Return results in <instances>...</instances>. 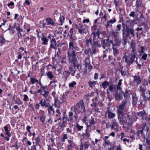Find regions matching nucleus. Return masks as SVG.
I'll return each instance as SVG.
<instances>
[{"mask_svg":"<svg viewBox=\"0 0 150 150\" xmlns=\"http://www.w3.org/2000/svg\"><path fill=\"white\" fill-rule=\"evenodd\" d=\"M79 50V48L77 46L75 43L73 41L69 43V48L67 52V57L69 59V63L73 64L74 67H77L78 70H75L71 74L73 76H75L76 73H77L76 77L77 79L80 77V69L81 68V66L80 64H77V53Z\"/></svg>","mask_w":150,"mask_h":150,"instance_id":"obj_1","label":"nucleus"},{"mask_svg":"<svg viewBox=\"0 0 150 150\" xmlns=\"http://www.w3.org/2000/svg\"><path fill=\"white\" fill-rule=\"evenodd\" d=\"M126 53H125V55L123 57L122 59L125 60L127 65L129 66L135 62V59H137V55L135 53H133L132 54H129V55H126Z\"/></svg>","mask_w":150,"mask_h":150,"instance_id":"obj_2","label":"nucleus"},{"mask_svg":"<svg viewBox=\"0 0 150 150\" xmlns=\"http://www.w3.org/2000/svg\"><path fill=\"white\" fill-rule=\"evenodd\" d=\"M127 101L125 100L122 102L117 109V112L118 114V118L120 122L122 121V117L123 115V110L127 106Z\"/></svg>","mask_w":150,"mask_h":150,"instance_id":"obj_3","label":"nucleus"},{"mask_svg":"<svg viewBox=\"0 0 150 150\" xmlns=\"http://www.w3.org/2000/svg\"><path fill=\"white\" fill-rule=\"evenodd\" d=\"M101 33L99 30H97L96 32H93L91 35H93V46H95L96 47H100L101 45L98 43V39L99 38V35Z\"/></svg>","mask_w":150,"mask_h":150,"instance_id":"obj_4","label":"nucleus"},{"mask_svg":"<svg viewBox=\"0 0 150 150\" xmlns=\"http://www.w3.org/2000/svg\"><path fill=\"white\" fill-rule=\"evenodd\" d=\"M78 117L77 115L76 114L74 115L73 112L70 111L68 113V116L65 117H64L63 119V120L65 119L67 121L74 122L76 121Z\"/></svg>","mask_w":150,"mask_h":150,"instance_id":"obj_5","label":"nucleus"},{"mask_svg":"<svg viewBox=\"0 0 150 150\" xmlns=\"http://www.w3.org/2000/svg\"><path fill=\"white\" fill-rule=\"evenodd\" d=\"M100 42L102 47L104 49L107 47L109 48L111 46H113L114 45L113 44L112 41L110 40L109 38L101 40Z\"/></svg>","mask_w":150,"mask_h":150,"instance_id":"obj_6","label":"nucleus"},{"mask_svg":"<svg viewBox=\"0 0 150 150\" xmlns=\"http://www.w3.org/2000/svg\"><path fill=\"white\" fill-rule=\"evenodd\" d=\"M77 29L78 30V32L81 34H87L88 33V31L86 30L82 24H79L77 27Z\"/></svg>","mask_w":150,"mask_h":150,"instance_id":"obj_7","label":"nucleus"},{"mask_svg":"<svg viewBox=\"0 0 150 150\" xmlns=\"http://www.w3.org/2000/svg\"><path fill=\"white\" fill-rule=\"evenodd\" d=\"M76 108L80 110L81 112L83 111L85 109V107L84 106V103L83 101H80L79 103H77L76 105Z\"/></svg>","mask_w":150,"mask_h":150,"instance_id":"obj_8","label":"nucleus"},{"mask_svg":"<svg viewBox=\"0 0 150 150\" xmlns=\"http://www.w3.org/2000/svg\"><path fill=\"white\" fill-rule=\"evenodd\" d=\"M41 40L42 41V44L43 45H47L48 44V40L46 36V33H43L42 34Z\"/></svg>","mask_w":150,"mask_h":150,"instance_id":"obj_9","label":"nucleus"},{"mask_svg":"<svg viewBox=\"0 0 150 150\" xmlns=\"http://www.w3.org/2000/svg\"><path fill=\"white\" fill-rule=\"evenodd\" d=\"M48 104L46 106L48 108L47 110L48 112L50 115H54L55 112L54 109L53 108V104L52 106L50 105V104Z\"/></svg>","mask_w":150,"mask_h":150,"instance_id":"obj_10","label":"nucleus"},{"mask_svg":"<svg viewBox=\"0 0 150 150\" xmlns=\"http://www.w3.org/2000/svg\"><path fill=\"white\" fill-rule=\"evenodd\" d=\"M142 79L141 77L138 75H135L134 76L133 81L137 83V85L140 84L141 82Z\"/></svg>","mask_w":150,"mask_h":150,"instance_id":"obj_11","label":"nucleus"},{"mask_svg":"<svg viewBox=\"0 0 150 150\" xmlns=\"http://www.w3.org/2000/svg\"><path fill=\"white\" fill-rule=\"evenodd\" d=\"M126 31L127 33L126 35V37L129 36L130 34L131 35L132 37H134V31L133 29L128 28L126 29Z\"/></svg>","mask_w":150,"mask_h":150,"instance_id":"obj_12","label":"nucleus"},{"mask_svg":"<svg viewBox=\"0 0 150 150\" xmlns=\"http://www.w3.org/2000/svg\"><path fill=\"white\" fill-rule=\"evenodd\" d=\"M54 106L57 108H60V105L62 104V102L58 98L54 99Z\"/></svg>","mask_w":150,"mask_h":150,"instance_id":"obj_13","label":"nucleus"},{"mask_svg":"<svg viewBox=\"0 0 150 150\" xmlns=\"http://www.w3.org/2000/svg\"><path fill=\"white\" fill-rule=\"evenodd\" d=\"M57 43L56 40L54 38H52L50 41V47L54 49H56Z\"/></svg>","mask_w":150,"mask_h":150,"instance_id":"obj_14","label":"nucleus"},{"mask_svg":"<svg viewBox=\"0 0 150 150\" xmlns=\"http://www.w3.org/2000/svg\"><path fill=\"white\" fill-rule=\"evenodd\" d=\"M130 44V49H132V52L133 53H134V52L136 51V43L134 41H132Z\"/></svg>","mask_w":150,"mask_h":150,"instance_id":"obj_15","label":"nucleus"},{"mask_svg":"<svg viewBox=\"0 0 150 150\" xmlns=\"http://www.w3.org/2000/svg\"><path fill=\"white\" fill-rule=\"evenodd\" d=\"M73 28H71L68 33V36H69V37L71 39V40H70V41L69 43L70 42H71V41H73L74 42H75V43L76 45L77 46L76 42H75V41H74V39L73 38Z\"/></svg>","mask_w":150,"mask_h":150,"instance_id":"obj_16","label":"nucleus"},{"mask_svg":"<svg viewBox=\"0 0 150 150\" xmlns=\"http://www.w3.org/2000/svg\"><path fill=\"white\" fill-rule=\"evenodd\" d=\"M47 25H53L54 24V23L53 22V20L50 17L47 18L45 19Z\"/></svg>","mask_w":150,"mask_h":150,"instance_id":"obj_17","label":"nucleus"},{"mask_svg":"<svg viewBox=\"0 0 150 150\" xmlns=\"http://www.w3.org/2000/svg\"><path fill=\"white\" fill-rule=\"evenodd\" d=\"M48 88L47 89H45L43 90L42 92L41 93V94L42 95L44 98H47L49 94V92L47 90Z\"/></svg>","mask_w":150,"mask_h":150,"instance_id":"obj_18","label":"nucleus"},{"mask_svg":"<svg viewBox=\"0 0 150 150\" xmlns=\"http://www.w3.org/2000/svg\"><path fill=\"white\" fill-rule=\"evenodd\" d=\"M86 45L88 47H93V44L92 43L91 36L88 39L86 40Z\"/></svg>","mask_w":150,"mask_h":150,"instance_id":"obj_19","label":"nucleus"},{"mask_svg":"<svg viewBox=\"0 0 150 150\" xmlns=\"http://www.w3.org/2000/svg\"><path fill=\"white\" fill-rule=\"evenodd\" d=\"M125 33V32L124 29H123L122 30V34H123V44L124 45H125L127 42V37H126H126H125L124 36V34Z\"/></svg>","mask_w":150,"mask_h":150,"instance_id":"obj_20","label":"nucleus"},{"mask_svg":"<svg viewBox=\"0 0 150 150\" xmlns=\"http://www.w3.org/2000/svg\"><path fill=\"white\" fill-rule=\"evenodd\" d=\"M116 22V19L115 18H114L113 19H111L109 21L107 22V24L105 25V26L106 28H108L110 26H112L111 24H113Z\"/></svg>","mask_w":150,"mask_h":150,"instance_id":"obj_21","label":"nucleus"},{"mask_svg":"<svg viewBox=\"0 0 150 150\" xmlns=\"http://www.w3.org/2000/svg\"><path fill=\"white\" fill-rule=\"evenodd\" d=\"M138 116L142 117L143 119H144V117L146 116V114L145 111L143 110L142 111H140L137 113Z\"/></svg>","mask_w":150,"mask_h":150,"instance_id":"obj_22","label":"nucleus"},{"mask_svg":"<svg viewBox=\"0 0 150 150\" xmlns=\"http://www.w3.org/2000/svg\"><path fill=\"white\" fill-rule=\"evenodd\" d=\"M135 62H136V64L137 65L139 69H141V66L143 64L142 60L141 59H140L139 61H138L137 59H136Z\"/></svg>","mask_w":150,"mask_h":150,"instance_id":"obj_23","label":"nucleus"},{"mask_svg":"<svg viewBox=\"0 0 150 150\" xmlns=\"http://www.w3.org/2000/svg\"><path fill=\"white\" fill-rule=\"evenodd\" d=\"M109 85V83L107 81H105L103 82L100 84V86L104 89L106 88Z\"/></svg>","mask_w":150,"mask_h":150,"instance_id":"obj_24","label":"nucleus"},{"mask_svg":"<svg viewBox=\"0 0 150 150\" xmlns=\"http://www.w3.org/2000/svg\"><path fill=\"white\" fill-rule=\"evenodd\" d=\"M39 103L43 107L45 106L46 108L47 107L46 106L47 105H48V104H50L49 103H46V100L45 99H42L40 101Z\"/></svg>","mask_w":150,"mask_h":150,"instance_id":"obj_25","label":"nucleus"},{"mask_svg":"<svg viewBox=\"0 0 150 150\" xmlns=\"http://www.w3.org/2000/svg\"><path fill=\"white\" fill-rule=\"evenodd\" d=\"M98 98L97 97H96L95 98L92 100L93 102V103L91 104V106L92 107H93L96 108V105H97V103L98 102Z\"/></svg>","mask_w":150,"mask_h":150,"instance_id":"obj_26","label":"nucleus"},{"mask_svg":"<svg viewBox=\"0 0 150 150\" xmlns=\"http://www.w3.org/2000/svg\"><path fill=\"white\" fill-rule=\"evenodd\" d=\"M89 124H88L89 127L91 125H93L96 123L95 121L94 120V118L93 117H91L90 119L88 120Z\"/></svg>","mask_w":150,"mask_h":150,"instance_id":"obj_27","label":"nucleus"},{"mask_svg":"<svg viewBox=\"0 0 150 150\" xmlns=\"http://www.w3.org/2000/svg\"><path fill=\"white\" fill-rule=\"evenodd\" d=\"M138 100V98L136 94L132 96V103L134 105H135L137 104Z\"/></svg>","mask_w":150,"mask_h":150,"instance_id":"obj_28","label":"nucleus"},{"mask_svg":"<svg viewBox=\"0 0 150 150\" xmlns=\"http://www.w3.org/2000/svg\"><path fill=\"white\" fill-rule=\"evenodd\" d=\"M142 129L143 130H145L146 132H147L149 130V129L148 128V126L147 125L146 123H144L143 124L142 126Z\"/></svg>","mask_w":150,"mask_h":150,"instance_id":"obj_29","label":"nucleus"},{"mask_svg":"<svg viewBox=\"0 0 150 150\" xmlns=\"http://www.w3.org/2000/svg\"><path fill=\"white\" fill-rule=\"evenodd\" d=\"M61 54V49L58 48L57 50H56L55 52L54 57H59Z\"/></svg>","mask_w":150,"mask_h":150,"instance_id":"obj_30","label":"nucleus"},{"mask_svg":"<svg viewBox=\"0 0 150 150\" xmlns=\"http://www.w3.org/2000/svg\"><path fill=\"white\" fill-rule=\"evenodd\" d=\"M112 48L113 50V54L115 56H116L119 53V51L113 45L112 46Z\"/></svg>","mask_w":150,"mask_h":150,"instance_id":"obj_31","label":"nucleus"},{"mask_svg":"<svg viewBox=\"0 0 150 150\" xmlns=\"http://www.w3.org/2000/svg\"><path fill=\"white\" fill-rule=\"evenodd\" d=\"M46 74L50 80L52 79L54 77V76L52 72L51 71L47 72Z\"/></svg>","mask_w":150,"mask_h":150,"instance_id":"obj_32","label":"nucleus"},{"mask_svg":"<svg viewBox=\"0 0 150 150\" xmlns=\"http://www.w3.org/2000/svg\"><path fill=\"white\" fill-rule=\"evenodd\" d=\"M48 88V86H45L40 87V89L38 90L37 93H41L45 89H47Z\"/></svg>","mask_w":150,"mask_h":150,"instance_id":"obj_33","label":"nucleus"},{"mask_svg":"<svg viewBox=\"0 0 150 150\" xmlns=\"http://www.w3.org/2000/svg\"><path fill=\"white\" fill-rule=\"evenodd\" d=\"M110 33L114 37L116 38L118 36L119 32L117 30H112Z\"/></svg>","mask_w":150,"mask_h":150,"instance_id":"obj_34","label":"nucleus"},{"mask_svg":"<svg viewBox=\"0 0 150 150\" xmlns=\"http://www.w3.org/2000/svg\"><path fill=\"white\" fill-rule=\"evenodd\" d=\"M115 98L117 100H120L121 99V96L120 93L116 92L115 93Z\"/></svg>","mask_w":150,"mask_h":150,"instance_id":"obj_35","label":"nucleus"},{"mask_svg":"<svg viewBox=\"0 0 150 150\" xmlns=\"http://www.w3.org/2000/svg\"><path fill=\"white\" fill-rule=\"evenodd\" d=\"M139 91L141 93V95L142 96L145 92V89L142 86V85H140L139 86Z\"/></svg>","mask_w":150,"mask_h":150,"instance_id":"obj_36","label":"nucleus"},{"mask_svg":"<svg viewBox=\"0 0 150 150\" xmlns=\"http://www.w3.org/2000/svg\"><path fill=\"white\" fill-rule=\"evenodd\" d=\"M82 136L83 137V140L87 139L90 136V133H83Z\"/></svg>","mask_w":150,"mask_h":150,"instance_id":"obj_37","label":"nucleus"},{"mask_svg":"<svg viewBox=\"0 0 150 150\" xmlns=\"http://www.w3.org/2000/svg\"><path fill=\"white\" fill-rule=\"evenodd\" d=\"M115 116V114L112 112H108V117L109 119L112 118Z\"/></svg>","mask_w":150,"mask_h":150,"instance_id":"obj_38","label":"nucleus"},{"mask_svg":"<svg viewBox=\"0 0 150 150\" xmlns=\"http://www.w3.org/2000/svg\"><path fill=\"white\" fill-rule=\"evenodd\" d=\"M14 28H16V30L18 32V35H19V34L20 33V35H21V34L20 33L21 32H22L23 31V30L21 28H20L19 25H18V26H16V24H15L14 25Z\"/></svg>","mask_w":150,"mask_h":150,"instance_id":"obj_39","label":"nucleus"},{"mask_svg":"<svg viewBox=\"0 0 150 150\" xmlns=\"http://www.w3.org/2000/svg\"><path fill=\"white\" fill-rule=\"evenodd\" d=\"M82 121L85 124L87 127H89L88 122H87V118L86 116H85L83 117L82 119Z\"/></svg>","mask_w":150,"mask_h":150,"instance_id":"obj_40","label":"nucleus"},{"mask_svg":"<svg viewBox=\"0 0 150 150\" xmlns=\"http://www.w3.org/2000/svg\"><path fill=\"white\" fill-rule=\"evenodd\" d=\"M76 127L78 131L82 130L83 128V126L80 125L78 123L76 124Z\"/></svg>","mask_w":150,"mask_h":150,"instance_id":"obj_41","label":"nucleus"},{"mask_svg":"<svg viewBox=\"0 0 150 150\" xmlns=\"http://www.w3.org/2000/svg\"><path fill=\"white\" fill-rule=\"evenodd\" d=\"M99 16L101 18L105 19V20H106L107 14L106 13H105L104 15L103 13L101 12L100 13Z\"/></svg>","mask_w":150,"mask_h":150,"instance_id":"obj_42","label":"nucleus"},{"mask_svg":"<svg viewBox=\"0 0 150 150\" xmlns=\"http://www.w3.org/2000/svg\"><path fill=\"white\" fill-rule=\"evenodd\" d=\"M64 73H65V75L64 76L65 80L66 81L67 80L68 77L70 74V73L68 71H66L63 73V74H64Z\"/></svg>","mask_w":150,"mask_h":150,"instance_id":"obj_43","label":"nucleus"},{"mask_svg":"<svg viewBox=\"0 0 150 150\" xmlns=\"http://www.w3.org/2000/svg\"><path fill=\"white\" fill-rule=\"evenodd\" d=\"M108 89L110 91L112 92L115 88V86L113 84L109 85V86Z\"/></svg>","mask_w":150,"mask_h":150,"instance_id":"obj_44","label":"nucleus"},{"mask_svg":"<svg viewBox=\"0 0 150 150\" xmlns=\"http://www.w3.org/2000/svg\"><path fill=\"white\" fill-rule=\"evenodd\" d=\"M85 63L86 66H88V68H89V67H90L91 68H92V66H90V62L89 61V60L88 59H86L85 61Z\"/></svg>","mask_w":150,"mask_h":150,"instance_id":"obj_45","label":"nucleus"},{"mask_svg":"<svg viewBox=\"0 0 150 150\" xmlns=\"http://www.w3.org/2000/svg\"><path fill=\"white\" fill-rule=\"evenodd\" d=\"M122 92L123 93L125 98H127L129 96L128 91L127 89H126L125 92L122 91Z\"/></svg>","mask_w":150,"mask_h":150,"instance_id":"obj_46","label":"nucleus"},{"mask_svg":"<svg viewBox=\"0 0 150 150\" xmlns=\"http://www.w3.org/2000/svg\"><path fill=\"white\" fill-rule=\"evenodd\" d=\"M40 137L39 136L37 137L36 139V144L37 146L38 145L39 146H40Z\"/></svg>","mask_w":150,"mask_h":150,"instance_id":"obj_47","label":"nucleus"},{"mask_svg":"<svg viewBox=\"0 0 150 150\" xmlns=\"http://www.w3.org/2000/svg\"><path fill=\"white\" fill-rule=\"evenodd\" d=\"M96 81H90L88 82V84L89 85L90 87H92V86H94L96 83Z\"/></svg>","mask_w":150,"mask_h":150,"instance_id":"obj_48","label":"nucleus"},{"mask_svg":"<svg viewBox=\"0 0 150 150\" xmlns=\"http://www.w3.org/2000/svg\"><path fill=\"white\" fill-rule=\"evenodd\" d=\"M142 2L140 0H137L136 3V6L137 7H139L141 6Z\"/></svg>","mask_w":150,"mask_h":150,"instance_id":"obj_49","label":"nucleus"},{"mask_svg":"<svg viewBox=\"0 0 150 150\" xmlns=\"http://www.w3.org/2000/svg\"><path fill=\"white\" fill-rule=\"evenodd\" d=\"M4 130L6 132V134L8 136H9V131L8 130V127L6 126H5L4 127Z\"/></svg>","mask_w":150,"mask_h":150,"instance_id":"obj_50","label":"nucleus"},{"mask_svg":"<svg viewBox=\"0 0 150 150\" xmlns=\"http://www.w3.org/2000/svg\"><path fill=\"white\" fill-rule=\"evenodd\" d=\"M76 84V83L75 81H73L69 83V86L70 88H73Z\"/></svg>","mask_w":150,"mask_h":150,"instance_id":"obj_51","label":"nucleus"},{"mask_svg":"<svg viewBox=\"0 0 150 150\" xmlns=\"http://www.w3.org/2000/svg\"><path fill=\"white\" fill-rule=\"evenodd\" d=\"M30 82H31L33 84H34L36 82H38V80L33 78H32L30 79Z\"/></svg>","mask_w":150,"mask_h":150,"instance_id":"obj_52","label":"nucleus"},{"mask_svg":"<svg viewBox=\"0 0 150 150\" xmlns=\"http://www.w3.org/2000/svg\"><path fill=\"white\" fill-rule=\"evenodd\" d=\"M5 41V39L4 38L3 36H0V43L2 44H3Z\"/></svg>","mask_w":150,"mask_h":150,"instance_id":"obj_53","label":"nucleus"},{"mask_svg":"<svg viewBox=\"0 0 150 150\" xmlns=\"http://www.w3.org/2000/svg\"><path fill=\"white\" fill-rule=\"evenodd\" d=\"M142 85L144 86H147L148 85V83L147 81L145 79L142 81Z\"/></svg>","mask_w":150,"mask_h":150,"instance_id":"obj_54","label":"nucleus"},{"mask_svg":"<svg viewBox=\"0 0 150 150\" xmlns=\"http://www.w3.org/2000/svg\"><path fill=\"white\" fill-rule=\"evenodd\" d=\"M147 57V54L144 53L142 56V59H143L144 60H146V58Z\"/></svg>","mask_w":150,"mask_h":150,"instance_id":"obj_55","label":"nucleus"},{"mask_svg":"<svg viewBox=\"0 0 150 150\" xmlns=\"http://www.w3.org/2000/svg\"><path fill=\"white\" fill-rule=\"evenodd\" d=\"M84 146L86 149H87L89 146V144L88 141H86L84 143Z\"/></svg>","mask_w":150,"mask_h":150,"instance_id":"obj_56","label":"nucleus"},{"mask_svg":"<svg viewBox=\"0 0 150 150\" xmlns=\"http://www.w3.org/2000/svg\"><path fill=\"white\" fill-rule=\"evenodd\" d=\"M67 133H70L72 134H74V132H72L71 130L69 128H67Z\"/></svg>","mask_w":150,"mask_h":150,"instance_id":"obj_57","label":"nucleus"},{"mask_svg":"<svg viewBox=\"0 0 150 150\" xmlns=\"http://www.w3.org/2000/svg\"><path fill=\"white\" fill-rule=\"evenodd\" d=\"M67 134H64V135L62 138V142H64V140L65 139H67Z\"/></svg>","mask_w":150,"mask_h":150,"instance_id":"obj_58","label":"nucleus"},{"mask_svg":"<svg viewBox=\"0 0 150 150\" xmlns=\"http://www.w3.org/2000/svg\"><path fill=\"white\" fill-rule=\"evenodd\" d=\"M24 98L23 100L25 101H27L28 99V98L26 95H23Z\"/></svg>","mask_w":150,"mask_h":150,"instance_id":"obj_59","label":"nucleus"},{"mask_svg":"<svg viewBox=\"0 0 150 150\" xmlns=\"http://www.w3.org/2000/svg\"><path fill=\"white\" fill-rule=\"evenodd\" d=\"M18 59H21L22 57V55H24V54H21V52H18Z\"/></svg>","mask_w":150,"mask_h":150,"instance_id":"obj_60","label":"nucleus"},{"mask_svg":"<svg viewBox=\"0 0 150 150\" xmlns=\"http://www.w3.org/2000/svg\"><path fill=\"white\" fill-rule=\"evenodd\" d=\"M11 148H13L14 150H17L18 147V145L16 144H15L14 145H13L11 146Z\"/></svg>","mask_w":150,"mask_h":150,"instance_id":"obj_61","label":"nucleus"},{"mask_svg":"<svg viewBox=\"0 0 150 150\" xmlns=\"http://www.w3.org/2000/svg\"><path fill=\"white\" fill-rule=\"evenodd\" d=\"M45 68L42 67L40 69V72L41 74V76H42L43 75L45 71H44Z\"/></svg>","mask_w":150,"mask_h":150,"instance_id":"obj_62","label":"nucleus"},{"mask_svg":"<svg viewBox=\"0 0 150 150\" xmlns=\"http://www.w3.org/2000/svg\"><path fill=\"white\" fill-rule=\"evenodd\" d=\"M50 85H51L52 86H54L55 85V80L50 81Z\"/></svg>","mask_w":150,"mask_h":150,"instance_id":"obj_63","label":"nucleus"},{"mask_svg":"<svg viewBox=\"0 0 150 150\" xmlns=\"http://www.w3.org/2000/svg\"><path fill=\"white\" fill-rule=\"evenodd\" d=\"M93 47H92V50L91 52V54H95L96 52V49L95 48H94Z\"/></svg>","mask_w":150,"mask_h":150,"instance_id":"obj_64","label":"nucleus"}]
</instances>
